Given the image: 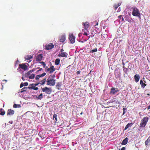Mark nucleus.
<instances>
[{
  "instance_id": "f257e3e1",
  "label": "nucleus",
  "mask_w": 150,
  "mask_h": 150,
  "mask_svg": "<svg viewBox=\"0 0 150 150\" xmlns=\"http://www.w3.org/2000/svg\"><path fill=\"white\" fill-rule=\"evenodd\" d=\"M55 77V75H50L47 80V84L50 86H54L56 83V80L54 79Z\"/></svg>"
},
{
  "instance_id": "f03ea898",
  "label": "nucleus",
  "mask_w": 150,
  "mask_h": 150,
  "mask_svg": "<svg viewBox=\"0 0 150 150\" xmlns=\"http://www.w3.org/2000/svg\"><path fill=\"white\" fill-rule=\"evenodd\" d=\"M149 120V117H144L141 120V123L139 125L140 127H144L146 126Z\"/></svg>"
},
{
  "instance_id": "7ed1b4c3",
  "label": "nucleus",
  "mask_w": 150,
  "mask_h": 150,
  "mask_svg": "<svg viewBox=\"0 0 150 150\" xmlns=\"http://www.w3.org/2000/svg\"><path fill=\"white\" fill-rule=\"evenodd\" d=\"M132 14L134 16H140V13L139 12V10L136 8H133Z\"/></svg>"
},
{
  "instance_id": "20e7f679",
  "label": "nucleus",
  "mask_w": 150,
  "mask_h": 150,
  "mask_svg": "<svg viewBox=\"0 0 150 150\" xmlns=\"http://www.w3.org/2000/svg\"><path fill=\"white\" fill-rule=\"evenodd\" d=\"M42 90L43 92H45L46 93L48 94H50L52 92L51 89L47 87L42 88Z\"/></svg>"
},
{
  "instance_id": "39448f33",
  "label": "nucleus",
  "mask_w": 150,
  "mask_h": 150,
  "mask_svg": "<svg viewBox=\"0 0 150 150\" xmlns=\"http://www.w3.org/2000/svg\"><path fill=\"white\" fill-rule=\"evenodd\" d=\"M75 37L74 36L73 34H70L69 35V39L70 42L72 44L74 43L75 42Z\"/></svg>"
},
{
  "instance_id": "423d86ee",
  "label": "nucleus",
  "mask_w": 150,
  "mask_h": 150,
  "mask_svg": "<svg viewBox=\"0 0 150 150\" xmlns=\"http://www.w3.org/2000/svg\"><path fill=\"white\" fill-rule=\"evenodd\" d=\"M19 67L21 68L24 70H26L28 69V66L24 64H19Z\"/></svg>"
},
{
  "instance_id": "0eeeda50",
  "label": "nucleus",
  "mask_w": 150,
  "mask_h": 150,
  "mask_svg": "<svg viewBox=\"0 0 150 150\" xmlns=\"http://www.w3.org/2000/svg\"><path fill=\"white\" fill-rule=\"evenodd\" d=\"M82 25L83 26V28H84L83 30H86V31H88V28L89 26V23L88 22L83 23Z\"/></svg>"
},
{
  "instance_id": "6e6552de",
  "label": "nucleus",
  "mask_w": 150,
  "mask_h": 150,
  "mask_svg": "<svg viewBox=\"0 0 150 150\" xmlns=\"http://www.w3.org/2000/svg\"><path fill=\"white\" fill-rule=\"evenodd\" d=\"M54 45L52 43L49 45H45V49L47 50H51L54 47Z\"/></svg>"
},
{
  "instance_id": "1a4fd4ad",
  "label": "nucleus",
  "mask_w": 150,
  "mask_h": 150,
  "mask_svg": "<svg viewBox=\"0 0 150 150\" xmlns=\"http://www.w3.org/2000/svg\"><path fill=\"white\" fill-rule=\"evenodd\" d=\"M14 113V111L11 109H9L7 110V115L8 116L13 115Z\"/></svg>"
},
{
  "instance_id": "9d476101",
  "label": "nucleus",
  "mask_w": 150,
  "mask_h": 150,
  "mask_svg": "<svg viewBox=\"0 0 150 150\" xmlns=\"http://www.w3.org/2000/svg\"><path fill=\"white\" fill-rule=\"evenodd\" d=\"M55 69L53 66H52L47 69V71H49L50 74L52 73L55 71Z\"/></svg>"
},
{
  "instance_id": "9b49d317",
  "label": "nucleus",
  "mask_w": 150,
  "mask_h": 150,
  "mask_svg": "<svg viewBox=\"0 0 150 150\" xmlns=\"http://www.w3.org/2000/svg\"><path fill=\"white\" fill-rule=\"evenodd\" d=\"M43 57L42 55V54H38L36 57V60L37 61H40L42 59Z\"/></svg>"
},
{
  "instance_id": "f8f14e48",
  "label": "nucleus",
  "mask_w": 150,
  "mask_h": 150,
  "mask_svg": "<svg viewBox=\"0 0 150 150\" xmlns=\"http://www.w3.org/2000/svg\"><path fill=\"white\" fill-rule=\"evenodd\" d=\"M66 40L65 36L64 35H62L59 39V41L60 42H64Z\"/></svg>"
},
{
  "instance_id": "ddd939ff",
  "label": "nucleus",
  "mask_w": 150,
  "mask_h": 150,
  "mask_svg": "<svg viewBox=\"0 0 150 150\" xmlns=\"http://www.w3.org/2000/svg\"><path fill=\"white\" fill-rule=\"evenodd\" d=\"M116 93V92L115 90V88L113 87H112L110 89V94L115 95Z\"/></svg>"
},
{
  "instance_id": "4468645a",
  "label": "nucleus",
  "mask_w": 150,
  "mask_h": 150,
  "mask_svg": "<svg viewBox=\"0 0 150 150\" xmlns=\"http://www.w3.org/2000/svg\"><path fill=\"white\" fill-rule=\"evenodd\" d=\"M67 53L66 52H62L61 53H59L58 55V57H67Z\"/></svg>"
},
{
  "instance_id": "2eb2a0df",
  "label": "nucleus",
  "mask_w": 150,
  "mask_h": 150,
  "mask_svg": "<svg viewBox=\"0 0 150 150\" xmlns=\"http://www.w3.org/2000/svg\"><path fill=\"white\" fill-rule=\"evenodd\" d=\"M134 78L135 81L136 82H138L140 79L139 76L138 74H136L134 75Z\"/></svg>"
},
{
  "instance_id": "dca6fc26",
  "label": "nucleus",
  "mask_w": 150,
  "mask_h": 150,
  "mask_svg": "<svg viewBox=\"0 0 150 150\" xmlns=\"http://www.w3.org/2000/svg\"><path fill=\"white\" fill-rule=\"evenodd\" d=\"M62 85V83L61 82H58L57 83L56 86L58 90H59Z\"/></svg>"
},
{
  "instance_id": "f3484780",
  "label": "nucleus",
  "mask_w": 150,
  "mask_h": 150,
  "mask_svg": "<svg viewBox=\"0 0 150 150\" xmlns=\"http://www.w3.org/2000/svg\"><path fill=\"white\" fill-rule=\"evenodd\" d=\"M133 125V124L132 123H128L125 126L124 130H126L127 128L129 127H131Z\"/></svg>"
},
{
  "instance_id": "a211bd4d",
  "label": "nucleus",
  "mask_w": 150,
  "mask_h": 150,
  "mask_svg": "<svg viewBox=\"0 0 150 150\" xmlns=\"http://www.w3.org/2000/svg\"><path fill=\"white\" fill-rule=\"evenodd\" d=\"M128 139L126 137L125 139L122 142V145H124L126 144L128 142Z\"/></svg>"
},
{
  "instance_id": "6ab92c4d",
  "label": "nucleus",
  "mask_w": 150,
  "mask_h": 150,
  "mask_svg": "<svg viewBox=\"0 0 150 150\" xmlns=\"http://www.w3.org/2000/svg\"><path fill=\"white\" fill-rule=\"evenodd\" d=\"M33 57V56L30 55H27L25 56V60H29L30 59L32 58Z\"/></svg>"
},
{
  "instance_id": "aec40b11",
  "label": "nucleus",
  "mask_w": 150,
  "mask_h": 150,
  "mask_svg": "<svg viewBox=\"0 0 150 150\" xmlns=\"http://www.w3.org/2000/svg\"><path fill=\"white\" fill-rule=\"evenodd\" d=\"M35 86H34V83H32L29 85L28 87V88L30 89H34Z\"/></svg>"
},
{
  "instance_id": "412c9836",
  "label": "nucleus",
  "mask_w": 150,
  "mask_h": 150,
  "mask_svg": "<svg viewBox=\"0 0 150 150\" xmlns=\"http://www.w3.org/2000/svg\"><path fill=\"white\" fill-rule=\"evenodd\" d=\"M128 69L127 68L123 69V71L125 73V74H124V76L125 77L128 74L127 72L128 71Z\"/></svg>"
},
{
  "instance_id": "4be33fe9",
  "label": "nucleus",
  "mask_w": 150,
  "mask_h": 150,
  "mask_svg": "<svg viewBox=\"0 0 150 150\" xmlns=\"http://www.w3.org/2000/svg\"><path fill=\"white\" fill-rule=\"evenodd\" d=\"M114 102H116V103H118V104H119L120 103V101H118V100H116L115 99H115H112V100H110V103H112Z\"/></svg>"
},
{
  "instance_id": "5701e85b",
  "label": "nucleus",
  "mask_w": 150,
  "mask_h": 150,
  "mask_svg": "<svg viewBox=\"0 0 150 150\" xmlns=\"http://www.w3.org/2000/svg\"><path fill=\"white\" fill-rule=\"evenodd\" d=\"M31 71H29L27 73H25V77H28L31 74Z\"/></svg>"
},
{
  "instance_id": "b1692460",
  "label": "nucleus",
  "mask_w": 150,
  "mask_h": 150,
  "mask_svg": "<svg viewBox=\"0 0 150 150\" xmlns=\"http://www.w3.org/2000/svg\"><path fill=\"white\" fill-rule=\"evenodd\" d=\"M60 60L59 59H56L55 62V64L56 65H59L60 63Z\"/></svg>"
},
{
  "instance_id": "393cba45",
  "label": "nucleus",
  "mask_w": 150,
  "mask_h": 150,
  "mask_svg": "<svg viewBox=\"0 0 150 150\" xmlns=\"http://www.w3.org/2000/svg\"><path fill=\"white\" fill-rule=\"evenodd\" d=\"M140 84L141 85L142 87L143 88H144L146 85V84H145L142 80L140 81Z\"/></svg>"
},
{
  "instance_id": "a878e982",
  "label": "nucleus",
  "mask_w": 150,
  "mask_h": 150,
  "mask_svg": "<svg viewBox=\"0 0 150 150\" xmlns=\"http://www.w3.org/2000/svg\"><path fill=\"white\" fill-rule=\"evenodd\" d=\"M36 97L38 99L41 100L43 98V95L42 93H41L38 96H36Z\"/></svg>"
},
{
  "instance_id": "bb28decb",
  "label": "nucleus",
  "mask_w": 150,
  "mask_h": 150,
  "mask_svg": "<svg viewBox=\"0 0 150 150\" xmlns=\"http://www.w3.org/2000/svg\"><path fill=\"white\" fill-rule=\"evenodd\" d=\"M28 88V87H25L23 88L21 90V91H20V92L21 93H22L26 91Z\"/></svg>"
},
{
  "instance_id": "cd10ccee",
  "label": "nucleus",
  "mask_w": 150,
  "mask_h": 150,
  "mask_svg": "<svg viewBox=\"0 0 150 150\" xmlns=\"http://www.w3.org/2000/svg\"><path fill=\"white\" fill-rule=\"evenodd\" d=\"M121 5V4L118 3L117 4H115L114 6V8L115 10H116L117 8L120 6Z\"/></svg>"
},
{
  "instance_id": "c85d7f7f",
  "label": "nucleus",
  "mask_w": 150,
  "mask_h": 150,
  "mask_svg": "<svg viewBox=\"0 0 150 150\" xmlns=\"http://www.w3.org/2000/svg\"><path fill=\"white\" fill-rule=\"evenodd\" d=\"M46 81V78H45V79H44L43 80L41 81L40 83V84L42 85H43L45 83Z\"/></svg>"
},
{
  "instance_id": "c756f323",
  "label": "nucleus",
  "mask_w": 150,
  "mask_h": 150,
  "mask_svg": "<svg viewBox=\"0 0 150 150\" xmlns=\"http://www.w3.org/2000/svg\"><path fill=\"white\" fill-rule=\"evenodd\" d=\"M13 107L15 108H19L21 107V105L16 104H14L13 105Z\"/></svg>"
},
{
  "instance_id": "7c9ffc66",
  "label": "nucleus",
  "mask_w": 150,
  "mask_h": 150,
  "mask_svg": "<svg viewBox=\"0 0 150 150\" xmlns=\"http://www.w3.org/2000/svg\"><path fill=\"white\" fill-rule=\"evenodd\" d=\"M57 115L55 114H54V115H53V119L54 120V119H55V122L57 121Z\"/></svg>"
},
{
  "instance_id": "2f4dec72",
  "label": "nucleus",
  "mask_w": 150,
  "mask_h": 150,
  "mask_svg": "<svg viewBox=\"0 0 150 150\" xmlns=\"http://www.w3.org/2000/svg\"><path fill=\"white\" fill-rule=\"evenodd\" d=\"M35 76V75L34 74H32L30 76H29L28 77L30 79H33Z\"/></svg>"
},
{
  "instance_id": "473e14b6",
  "label": "nucleus",
  "mask_w": 150,
  "mask_h": 150,
  "mask_svg": "<svg viewBox=\"0 0 150 150\" xmlns=\"http://www.w3.org/2000/svg\"><path fill=\"white\" fill-rule=\"evenodd\" d=\"M46 73L44 72L42 74H39L38 75V76H39V78L40 77H42L44 76L46 74Z\"/></svg>"
},
{
  "instance_id": "72a5a7b5",
  "label": "nucleus",
  "mask_w": 150,
  "mask_h": 150,
  "mask_svg": "<svg viewBox=\"0 0 150 150\" xmlns=\"http://www.w3.org/2000/svg\"><path fill=\"white\" fill-rule=\"evenodd\" d=\"M125 18L126 21H128L129 22H130V21H129L130 20H129V19L128 17V16L127 15H126L125 16Z\"/></svg>"
},
{
  "instance_id": "f704fd0d",
  "label": "nucleus",
  "mask_w": 150,
  "mask_h": 150,
  "mask_svg": "<svg viewBox=\"0 0 150 150\" xmlns=\"http://www.w3.org/2000/svg\"><path fill=\"white\" fill-rule=\"evenodd\" d=\"M97 51V48H95L92 50H91L90 51V52L91 53H93L96 52Z\"/></svg>"
},
{
  "instance_id": "c9c22d12",
  "label": "nucleus",
  "mask_w": 150,
  "mask_h": 150,
  "mask_svg": "<svg viewBox=\"0 0 150 150\" xmlns=\"http://www.w3.org/2000/svg\"><path fill=\"white\" fill-rule=\"evenodd\" d=\"M150 139H149V138L147 140H146L145 142V143L146 145H148V144L149 142H150Z\"/></svg>"
},
{
  "instance_id": "e433bc0d",
  "label": "nucleus",
  "mask_w": 150,
  "mask_h": 150,
  "mask_svg": "<svg viewBox=\"0 0 150 150\" xmlns=\"http://www.w3.org/2000/svg\"><path fill=\"white\" fill-rule=\"evenodd\" d=\"M2 110V109L1 108V115H3L5 114V112L4 111H1Z\"/></svg>"
},
{
  "instance_id": "4c0bfd02",
  "label": "nucleus",
  "mask_w": 150,
  "mask_h": 150,
  "mask_svg": "<svg viewBox=\"0 0 150 150\" xmlns=\"http://www.w3.org/2000/svg\"><path fill=\"white\" fill-rule=\"evenodd\" d=\"M39 63L42 64V65H43L44 68H45V65H46V64H45V63L44 62H40Z\"/></svg>"
},
{
  "instance_id": "58836bf2",
  "label": "nucleus",
  "mask_w": 150,
  "mask_h": 150,
  "mask_svg": "<svg viewBox=\"0 0 150 150\" xmlns=\"http://www.w3.org/2000/svg\"><path fill=\"white\" fill-rule=\"evenodd\" d=\"M122 15H120L118 16V17L119 18L121 19L122 21H124V19L123 18V17L122 18Z\"/></svg>"
},
{
  "instance_id": "ea45409f",
  "label": "nucleus",
  "mask_w": 150,
  "mask_h": 150,
  "mask_svg": "<svg viewBox=\"0 0 150 150\" xmlns=\"http://www.w3.org/2000/svg\"><path fill=\"white\" fill-rule=\"evenodd\" d=\"M83 33H84L83 34L84 35H86V36H87L88 35V34H87V33L86 32L87 31H86V30H83Z\"/></svg>"
},
{
  "instance_id": "a19ab883",
  "label": "nucleus",
  "mask_w": 150,
  "mask_h": 150,
  "mask_svg": "<svg viewBox=\"0 0 150 150\" xmlns=\"http://www.w3.org/2000/svg\"><path fill=\"white\" fill-rule=\"evenodd\" d=\"M126 108H123V115H124L125 113V110H126Z\"/></svg>"
},
{
  "instance_id": "79ce46f5",
  "label": "nucleus",
  "mask_w": 150,
  "mask_h": 150,
  "mask_svg": "<svg viewBox=\"0 0 150 150\" xmlns=\"http://www.w3.org/2000/svg\"><path fill=\"white\" fill-rule=\"evenodd\" d=\"M23 83L24 86H27L28 85V82H25V83Z\"/></svg>"
},
{
  "instance_id": "37998d69",
  "label": "nucleus",
  "mask_w": 150,
  "mask_h": 150,
  "mask_svg": "<svg viewBox=\"0 0 150 150\" xmlns=\"http://www.w3.org/2000/svg\"><path fill=\"white\" fill-rule=\"evenodd\" d=\"M24 86L23 83H22L20 85V88H21L23 87Z\"/></svg>"
},
{
  "instance_id": "c03bdc74",
  "label": "nucleus",
  "mask_w": 150,
  "mask_h": 150,
  "mask_svg": "<svg viewBox=\"0 0 150 150\" xmlns=\"http://www.w3.org/2000/svg\"><path fill=\"white\" fill-rule=\"evenodd\" d=\"M39 76H38V75H37L36 76V77L35 78V79H36V80H38L39 79Z\"/></svg>"
},
{
  "instance_id": "a18cd8bd",
  "label": "nucleus",
  "mask_w": 150,
  "mask_h": 150,
  "mask_svg": "<svg viewBox=\"0 0 150 150\" xmlns=\"http://www.w3.org/2000/svg\"><path fill=\"white\" fill-rule=\"evenodd\" d=\"M115 90L116 93L119 91V90L117 88H115Z\"/></svg>"
},
{
  "instance_id": "49530a36",
  "label": "nucleus",
  "mask_w": 150,
  "mask_h": 150,
  "mask_svg": "<svg viewBox=\"0 0 150 150\" xmlns=\"http://www.w3.org/2000/svg\"><path fill=\"white\" fill-rule=\"evenodd\" d=\"M125 147H123L121 149H119V150H125Z\"/></svg>"
},
{
  "instance_id": "de8ad7c7",
  "label": "nucleus",
  "mask_w": 150,
  "mask_h": 150,
  "mask_svg": "<svg viewBox=\"0 0 150 150\" xmlns=\"http://www.w3.org/2000/svg\"><path fill=\"white\" fill-rule=\"evenodd\" d=\"M80 73H81V71H78L77 72H76V74H80Z\"/></svg>"
},
{
  "instance_id": "09e8293b",
  "label": "nucleus",
  "mask_w": 150,
  "mask_h": 150,
  "mask_svg": "<svg viewBox=\"0 0 150 150\" xmlns=\"http://www.w3.org/2000/svg\"><path fill=\"white\" fill-rule=\"evenodd\" d=\"M38 87H35L34 88L33 90H38Z\"/></svg>"
},
{
  "instance_id": "8fccbe9b",
  "label": "nucleus",
  "mask_w": 150,
  "mask_h": 150,
  "mask_svg": "<svg viewBox=\"0 0 150 150\" xmlns=\"http://www.w3.org/2000/svg\"><path fill=\"white\" fill-rule=\"evenodd\" d=\"M42 68H40V69L39 70H38L37 71V72H38V71H41L42 70Z\"/></svg>"
},
{
  "instance_id": "3c124183",
  "label": "nucleus",
  "mask_w": 150,
  "mask_h": 150,
  "mask_svg": "<svg viewBox=\"0 0 150 150\" xmlns=\"http://www.w3.org/2000/svg\"><path fill=\"white\" fill-rule=\"evenodd\" d=\"M39 84H40V83L34 84V86H35V87L36 86H38Z\"/></svg>"
},
{
  "instance_id": "603ef678",
  "label": "nucleus",
  "mask_w": 150,
  "mask_h": 150,
  "mask_svg": "<svg viewBox=\"0 0 150 150\" xmlns=\"http://www.w3.org/2000/svg\"><path fill=\"white\" fill-rule=\"evenodd\" d=\"M35 69H33L31 70H30V71H31V73L32 72H33L34 71H35Z\"/></svg>"
},
{
  "instance_id": "864d4df0",
  "label": "nucleus",
  "mask_w": 150,
  "mask_h": 150,
  "mask_svg": "<svg viewBox=\"0 0 150 150\" xmlns=\"http://www.w3.org/2000/svg\"><path fill=\"white\" fill-rule=\"evenodd\" d=\"M64 51V50L63 49H61L60 50V52L62 53Z\"/></svg>"
},
{
  "instance_id": "5fc2aeb1",
  "label": "nucleus",
  "mask_w": 150,
  "mask_h": 150,
  "mask_svg": "<svg viewBox=\"0 0 150 150\" xmlns=\"http://www.w3.org/2000/svg\"><path fill=\"white\" fill-rule=\"evenodd\" d=\"M9 123H10V124H12L13 123V122L12 121H10L9 122Z\"/></svg>"
},
{
  "instance_id": "6e6d98bb",
  "label": "nucleus",
  "mask_w": 150,
  "mask_h": 150,
  "mask_svg": "<svg viewBox=\"0 0 150 150\" xmlns=\"http://www.w3.org/2000/svg\"><path fill=\"white\" fill-rule=\"evenodd\" d=\"M148 110H149L150 109V105L149 106L147 107Z\"/></svg>"
},
{
  "instance_id": "4d7b16f0",
  "label": "nucleus",
  "mask_w": 150,
  "mask_h": 150,
  "mask_svg": "<svg viewBox=\"0 0 150 150\" xmlns=\"http://www.w3.org/2000/svg\"><path fill=\"white\" fill-rule=\"evenodd\" d=\"M22 79L23 81H24L25 80V79L23 77H22Z\"/></svg>"
},
{
  "instance_id": "13d9d810",
  "label": "nucleus",
  "mask_w": 150,
  "mask_h": 150,
  "mask_svg": "<svg viewBox=\"0 0 150 150\" xmlns=\"http://www.w3.org/2000/svg\"><path fill=\"white\" fill-rule=\"evenodd\" d=\"M98 25V23H96V25H95V26H96V25Z\"/></svg>"
},
{
  "instance_id": "bf43d9fd",
  "label": "nucleus",
  "mask_w": 150,
  "mask_h": 150,
  "mask_svg": "<svg viewBox=\"0 0 150 150\" xmlns=\"http://www.w3.org/2000/svg\"><path fill=\"white\" fill-rule=\"evenodd\" d=\"M123 69H126V68L125 67V66H123Z\"/></svg>"
},
{
  "instance_id": "052dcab7",
  "label": "nucleus",
  "mask_w": 150,
  "mask_h": 150,
  "mask_svg": "<svg viewBox=\"0 0 150 150\" xmlns=\"http://www.w3.org/2000/svg\"><path fill=\"white\" fill-rule=\"evenodd\" d=\"M3 81H5L6 82V80H3Z\"/></svg>"
},
{
  "instance_id": "680f3d73",
  "label": "nucleus",
  "mask_w": 150,
  "mask_h": 150,
  "mask_svg": "<svg viewBox=\"0 0 150 150\" xmlns=\"http://www.w3.org/2000/svg\"><path fill=\"white\" fill-rule=\"evenodd\" d=\"M82 114H83V112H81L80 113V115H82Z\"/></svg>"
},
{
  "instance_id": "e2e57ef3",
  "label": "nucleus",
  "mask_w": 150,
  "mask_h": 150,
  "mask_svg": "<svg viewBox=\"0 0 150 150\" xmlns=\"http://www.w3.org/2000/svg\"><path fill=\"white\" fill-rule=\"evenodd\" d=\"M41 133H42V132H40L39 133V134H41Z\"/></svg>"
},
{
  "instance_id": "0e129e2a",
  "label": "nucleus",
  "mask_w": 150,
  "mask_h": 150,
  "mask_svg": "<svg viewBox=\"0 0 150 150\" xmlns=\"http://www.w3.org/2000/svg\"><path fill=\"white\" fill-rule=\"evenodd\" d=\"M1 85H2V87H3V84H2H2H1Z\"/></svg>"
},
{
  "instance_id": "69168bd1",
  "label": "nucleus",
  "mask_w": 150,
  "mask_h": 150,
  "mask_svg": "<svg viewBox=\"0 0 150 150\" xmlns=\"http://www.w3.org/2000/svg\"><path fill=\"white\" fill-rule=\"evenodd\" d=\"M40 68H39V67H38V68H36V69H40Z\"/></svg>"
},
{
  "instance_id": "338daca9",
  "label": "nucleus",
  "mask_w": 150,
  "mask_h": 150,
  "mask_svg": "<svg viewBox=\"0 0 150 150\" xmlns=\"http://www.w3.org/2000/svg\"><path fill=\"white\" fill-rule=\"evenodd\" d=\"M119 10V8L118 9V10H117V12H118Z\"/></svg>"
},
{
  "instance_id": "774afa93",
  "label": "nucleus",
  "mask_w": 150,
  "mask_h": 150,
  "mask_svg": "<svg viewBox=\"0 0 150 150\" xmlns=\"http://www.w3.org/2000/svg\"><path fill=\"white\" fill-rule=\"evenodd\" d=\"M119 10V8L118 9V10H117V12H118Z\"/></svg>"
}]
</instances>
